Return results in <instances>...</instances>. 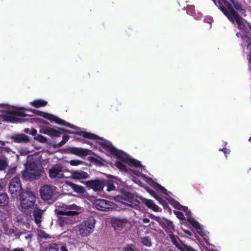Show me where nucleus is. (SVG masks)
Segmentation results:
<instances>
[{"instance_id": "obj_26", "label": "nucleus", "mask_w": 251, "mask_h": 251, "mask_svg": "<svg viewBox=\"0 0 251 251\" xmlns=\"http://www.w3.org/2000/svg\"><path fill=\"white\" fill-rule=\"evenodd\" d=\"M67 184L75 192L82 194L84 192V188L83 187L75 184L72 182L68 181Z\"/></svg>"}, {"instance_id": "obj_1", "label": "nucleus", "mask_w": 251, "mask_h": 251, "mask_svg": "<svg viewBox=\"0 0 251 251\" xmlns=\"http://www.w3.org/2000/svg\"><path fill=\"white\" fill-rule=\"evenodd\" d=\"M215 5L222 12L228 20L232 24L236 23L240 29L245 25L243 18L237 12L241 14L246 11L242 4L237 0H211Z\"/></svg>"}, {"instance_id": "obj_55", "label": "nucleus", "mask_w": 251, "mask_h": 251, "mask_svg": "<svg viewBox=\"0 0 251 251\" xmlns=\"http://www.w3.org/2000/svg\"><path fill=\"white\" fill-rule=\"evenodd\" d=\"M0 144L1 146H4L5 145V143L3 141H0Z\"/></svg>"}, {"instance_id": "obj_39", "label": "nucleus", "mask_w": 251, "mask_h": 251, "mask_svg": "<svg viewBox=\"0 0 251 251\" xmlns=\"http://www.w3.org/2000/svg\"><path fill=\"white\" fill-rule=\"evenodd\" d=\"M7 165L6 161L5 159H0V170H4Z\"/></svg>"}, {"instance_id": "obj_50", "label": "nucleus", "mask_w": 251, "mask_h": 251, "mask_svg": "<svg viewBox=\"0 0 251 251\" xmlns=\"http://www.w3.org/2000/svg\"><path fill=\"white\" fill-rule=\"evenodd\" d=\"M143 222L145 224L149 223L150 222V219L147 218H144L143 219Z\"/></svg>"}, {"instance_id": "obj_49", "label": "nucleus", "mask_w": 251, "mask_h": 251, "mask_svg": "<svg viewBox=\"0 0 251 251\" xmlns=\"http://www.w3.org/2000/svg\"><path fill=\"white\" fill-rule=\"evenodd\" d=\"M219 151H223L225 154H228L230 151L229 150L226 148L220 149Z\"/></svg>"}, {"instance_id": "obj_5", "label": "nucleus", "mask_w": 251, "mask_h": 251, "mask_svg": "<svg viewBox=\"0 0 251 251\" xmlns=\"http://www.w3.org/2000/svg\"><path fill=\"white\" fill-rule=\"evenodd\" d=\"M95 225V220L92 218L81 222L77 226L79 235L82 237L89 236L93 231Z\"/></svg>"}, {"instance_id": "obj_29", "label": "nucleus", "mask_w": 251, "mask_h": 251, "mask_svg": "<svg viewBox=\"0 0 251 251\" xmlns=\"http://www.w3.org/2000/svg\"><path fill=\"white\" fill-rule=\"evenodd\" d=\"M141 242L142 244L146 247H150L152 245L151 239L149 237L143 236L141 237Z\"/></svg>"}, {"instance_id": "obj_2", "label": "nucleus", "mask_w": 251, "mask_h": 251, "mask_svg": "<svg viewBox=\"0 0 251 251\" xmlns=\"http://www.w3.org/2000/svg\"><path fill=\"white\" fill-rule=\"evenodd\" d=\"M28 110L23 107L0 103V123L2 122L18 123L27 121L30 116L26 114Z\"/></svg>"}, {"instance_id": "obj_41", "label": "nucleus", "mask_w": 251, "mask_h": 251, "mask_svg": "<svg viewBox=\"0 0 251 251\" xmlns=\"http://www.w3.org/2000/svg\"><path fill=\"white\" fill-rule=\"evenodd\" d=\"M148 191L150 194L154 198L158 200L159 196L155 192V191L150 189H148Z\"/></svg>"}, {"instance_id": "obj_15", "label": "nucleus", "mask_w": 251, "mask_h": 251, "mask_svg": "<svg viewBox=\"0 0 251 251\" xmlns=\"http://www.w3.org/2000/svg\"><path fill=\"white\" fill-rule=\"evenodd\" d=\"M159 224L168 234L173 233L175 231V226L173 222L167 219L163 218L160 220Z\"/></svg>"}, {"instance_id": "obj_19", "label": "nucleus", "mask_w": 251, "mask_h": 251, "mask_svg": "<svg viewBox=\"0 0 251 251\" xmlns=\"http://www.w3.org/2000/svg\"><path fill=\"white\" fill-rule=\"evenodd\" d=\"M44 211L37 208L33 211V215L34 218V222L37 225L38 227H40V224L42 222V219Z\"/></svg>"}, {"instance_id": "obj_8", "label": "nucleus", "mask_w": 251, "mask_h": 251, "mask_svg": "<svg viewBox=\"0 0 251 251\" xmlns=\"http://www.w3.org/2000/svg\"><path fill=\"white\" fill-rule=\"evenodd\" d=\"M98 142L103 149L110 153V154L116 156L118 159H123V156L120 154L119 151L109 142L103 140Z\"/></svg>"}, {"instance_id": "obj_48", "label": "nucleus", "mask_w": 251, "mask_h": 251, "mask_svg": "<svg viewBox=\"0 0 251 251\" xmlns=\"http://www.w3.org/2000/svg\"><path fill=\"white\" fill-rule=\"evenodd\" d=\"M58 129L60 130V131L61 132H65V133H69V134L73 133V132H71V131L68 130H66V129H64V128H58Z\"/></svg>"}, {"instance_id": "obj_56", "label": "nucleus", "mask_w": 251, "mask_h": 251, "mask_svg": "<svg viewBox=\"0 0 251 251\" xmlns=\"http://www.w3.org/2000/svg\"><path fill=\"white\" fill-rule=\"evenodd\" d=\"M29 131V130L28 128H25V132H26V133H28Z\"/></svg>"}, {"instance_id": "obj_9", "label": "nucleus", "mask_w": 251, "mask_h": 251, "mask_svg": "<svg viewBox=\"0 0 251 251\" xmlns=\"http://www.w3.org/2000/svg\"><path fill=\"white\" fill-rule=\"evenodd\" d=\"M93 205L98 210L108 211L113 208V203L106 200L96 199Z\"/></svg>"}, {"instance_id": "obj_36", "label": "nucleus", "mask_w": 251, "mask_h": 251, "mask_svg": "<svg viewBox=\"0 0 251 251\" xmlns=\"http://www.w3.org/2000/svg\"><path fill=\"white\" fill-rule=\"evenodd\" d=\"M83 161L79 160H72L70 161V164L72 166H77L79 165L83 164Z\"/></svg>"}, {"instance_id": "obj_54", "label": "nucleus", "mask_w": 251, "mask_h": 251, "mask_svg": "<svg viewBox=\"0 0 251 251\" xmlns=\"http://www.w3.org/2000/svg\"><path fill=\"white\" fill-rule=\"evenodd\" d=\"M248 27H249V29H250V30H251V23H248Z\"/></svg>"}, {"instance_id": "obj_42", "label": "nucleus", "mask_w": 251, "mask_h": 251, "mask_svg": "<svg viewBox=\"0 0 251 251\" xmlns=\"http://www.w3.org/2000/svg\"><path fill=\"white\" fill-rule=\"evenodd\" d=\"M133 245H128L125 249L124 251H139V250L134 249Z\"/></svg>"}, {"instance_id": "obj_44", "label": "nucleus", "mask_w": 251, "mask_h": 251, "mask_svg": "<svg viewBox=\"0 0 251 251\" xmlns=\"http://www.w3.org/2000/svg\"><path fill=\"white\" fill-rule=\"evenodd\" d=\"M199 234L201 236H203L205 233L204 232L203 228L201 227V226H200L199 228H196Z\"/></svg>"}, {"instance_id": "obj_38", "label": "nucleus", "mask_w": 251, "mask_h": 251, "mask_svg": "<svg viewBox=\"0 0 251 251\" xmlns=\"http://www.w3.org/2000/svg\"><path fill=\"white\" fill-rule=\"evenodd\" d=\"M181 251H197L192 247L185 244L181 248Z\"/></svg>"}, {"instance_id": "obj_51", "label": "nucleus", "mask_w": 251, "mask_h": 251, "mask_svg": "<svg viewBox=\"0 0 251 251\" xmlns=\"http://www.w3.org/2000/svg\"><path fill=\"white\" fill-rule=\"evenodd\" d=\"M61 251H68L67 247L65 246H63L61 247Z\"/></svg>"}, {"instance_id": "obj_52", "label": "nucleus", "mask_w": 251, "mask_h": 251, "mask_svg": "<svg viewBox=\"0 0 251 251\" xmlns=\"http://www.w3.org/2000/svg\"><path fill=\"white\" fill-rule=\"evenodd\" d=\"M37 133V130L35 129L32 128V136L35 135Z\"/></svg>"}, {"instance_id": "obj_43", "label": "nucleus", "mask_w": 251, "mask_h": 251, "mask_svg": "<svg viewBox=\"0 0 251 251\" xmlns=\"http://www.w3.org/2000/svg\"><path fill=\"white\" fill-rule=\"evenodd\" d=\"M115 189V186L112 182H108L107 185V191H111Z\"/></svg>"}, {"instance_id": "obj_23", "label": "nucleus", "mask_w": 251, "mask_h": 251, "mask_svg": "<svg viewBox=\"0 0 251 251\" xmlns=\"http://www.w3.org/2000/svg\"><path fill=\"white\" fill-rule=\"evenodd\" d=\"M75 134L78 135L80 136L83 137L84 138H88L89 139H99L101 140V138H99L98 136L93 133H91L90 132H86V131H80V132H74Z\"/></svg>"}, {"instance_id": "obj_46", "label": "nucleus", "mask_w": 251, "mask_h": 251, "mask_svg": "<svg viewBox=\"0 0 251 251\" xmlns=\"http://www.w3.org/2000/svg\"><path fill=\"white\" fill-rule=\"evenodd\" d=\"M157 186L159 189V190L162 193H165L167 191V190L162 186L159 184H157Z\"/></svg>"}, {"instance_id": "obj_33", "label": "nucleus", "mask_w": 251, "mask_h": 251, "mask_svg": "<svg viewBox=\"0 0 251 251\" xmlns=\"http://www.w3.org/2000/svg\"><path fill=\"white\" fill-rule=\"evenodd\" d=\"M70 136L68 135H64L62 137V139L59 143L54 145V148H59L63 146L69 139Z\"/></svg>"}, {"instance_id": "obj_14", "label": "nucleus", "mask_w": 251, "mask_h": 251, "mask_svg": "<svg viewBox=\"0 0 251 251\" xmlns=\"http://www.w3.org/2000/svg\"><path fill=\"white\" fill-rule=\"evenodd\" d=\"M127 223V220L126 218L113 217L111 219V225L115 230H121Z\"/></svg>"}, {"instance_id": "obj_20", "label": "nucleus", "mask_w": 251, "mask_h": 251, "mask_svg": "<svg viewBox=\"0 0 251 251\" xmlns=\"http://www.w3.org/2000/svg\"><path fill=\"white\" fill-rule=\"evenodd\" d=\"M168 235L173 244L175 245L178 250H181L183 246L185 244L180 240L177 236L174 235L173 233H170Z\"/></svg>"}, {"instance_id": "obj_28", "label": "nucleus", "mask_w": 251, "mask_h": 251, "mask_svg": "<svg viewBox=\"0 0 251 251\" xmlns=\"http://www.w3.org/2000/svg\"><path fill=\"white\" fill-rule=\"evenodd\" d=\"M47 102L41 99L35 100L32 101V106L37 108L45 106Z\"/></svg>"}, {"instance_id": "obj_62", "label": "nucleus", "mask_w": 251, "mask_h": 251, "mask_svg": "<svg viewBox=\"0 0 251 251\" xmlns=\"http://www.w3.org/2000/svg\"><path fill=\"white\" fill-rule=\"evenodd\" d=\"M32 197H34V194L32 193Z\"/></svg>"}, {"instance_id": "obj_10", "label": "nucleus", "mask_w": 251, "mask_h": 251, "mask_svg": "<svg viewBox=\"0 0 251 251\" xmlns=\"http://www.w3.org/2000/svg\"><path fill=\"white\" fill-rule=\"evenodd\" d=\"M84 183L88 189L96 192L102 191L106 185L104 180L98 179L87 180Z\"/></svg>"}, {"instance_id": "obj_18", "label": "nucleus", "mask_w": 251, "mask_h": 251, "mask_svg": "<svg viewBox=\"0 0 251 251\" xmlns=\"http://www.w3.org/2000/svg\"><path fill=\"white\" fill-rule=\"evenodd\" d=\"M30 196L26 197L24 195L21 197V206L23 210L26 211V210L30 211V208L31 205V201H30Z\"/></svg>"}, {"instance_id": "obj_32", "label": "nucleus", "mask_w": 251, "mask_h": 251, "mask_svg": "<svg viewBox=\"0 0 251 251\" xmlns=\"http://www.w3.org/2000/svg\"><path fill=\"white\" fill-rule=\"evenodd\" d=\"M187 220L190 224L195 229L200 228V226L201 225L200 223L191 216L187 218Z\"/></svg>"}, {"instance_id": "obj_16", "label": "nucleus", "mask_w": 251, "mask_h": 251, "mask_svg": "<svg viewBox=\"0 0 251 251\" xmlns=\"http://www.w3.org/2000/svg\"><path fill=\"white\" fill-rule=\"evenodd\" d=\"M67 153H72L80 156H85L88 154V151L82 148L68 147L66 148Z\"/></svg>"}, {"instance_id": "obj_11", "label": "nucleus", "mask_w": 251, "mask_h": 251, "mask_svg": "<svg viewBox=\"0 0 251 251\" xmlns=\"http://www.w3.org/2000/svg\"><path fill=\"white\" fill-rule=\"evenodd\" d=\"M54 187L45 184L42 186L40 190L41 199L44 201H49L51 199L54 191Z\"/></svg>"}, {"instance_id": "obj_34", "label": "nucleus", "mask_w": 251, "mask_h": 251, "mask_svg": "<svg viewBox=\"0 0 251 251\" xmlns=\"http://www.w3.org/2000/svg\"><path fill=\"white\" fill-rule=\"evenodd\" d=\"M38 236L43 239H48L50 238V235L46 233L44 230L42 229H39L38 230L37 232Z\"/></svg>"}, {"instance_id": "obj_21", "label": "nucleus", "mask_w": 251, "mask_h": 251, "mask_svg": "<svg viewBox=\"0 0 251 251\" xmlns=\"http://www.w3.org/2000/svg\"><path fill=\"white\" fill-rule=\"evenodd\" d=\"M11 138L16 143L26 142L28 141V137L24 134H15L13 135Z\"/></svg>"}, {"instance_id": "obj_3", "label": "nucleus", "mask_w": 251, "mask_h": 251, "mask_svg": "<svg viewBox=\"0 0 251 251\" xmlns=\"http://www.w3.org/2000/svg\"><path fill=\"white\" fill-rule=\"evenodd\" d=\"M77 207L75 205H69L66 209H55V212L58 216V224L60 226L66 225H72L74 223L72 216L78 214Z\"/></svg>"}, {"instance_id": "obj_60", "label": "nucleus", "mask_w": 251, "mask_h": 251, "mask_svg": "<svg viewBox=\"0 0 251 251\" xmlns=\"http://www.w3.org/2000/svg\"><path fill=\"white\" fill-rule=\"evenodd\" d=\"M32 113H34V114H35V113H36V112H35V110H33V109H32Z\"/></svg>"}, {"instance_id": "obj_61", "label": "nucleus", "mask_w": 251, "mask_h": 251, "mask_svg": "<svg viewBox=\"0 0 251 251\" xmlns=\"http://www.w3.org/2000/svg\"><path fill=\"white\" fill-rule=\"evenodd\" d=\"M249 141L251 142V137H250Z\"/></svg>"}, {"instance_id": "obj_12", "label": "nucleus", "mask_w": 251, "mask_h": 251, "mask_svg": "<svg viewBox=\"0 0 251 251\" xmlns=\"http://www.w3.org/2000/svg\"><path fill=\"white\" fill-rule=\"evenodd\" d=\"M49 176L51 178H63L64 175L63 166L60 164H56L49 170Z\"/></svg>"}, {"instance_id": "obj_30", "label": "nucleus", "mask_w": 251, "mask_h": 251, "mask_svg": "<svg viewBox=\"0 0 251 251\" xmlns=\"http://www.w3.org/2000/svg\"><path fill=\"white\" fill-rule=\"evenodd\" d=\"M118 160H119L115 163V166L116 167L121 171L127 172L125 162L124 161V157H123V159H118Z\"/></svg>"}, {"instance_id": "obj_63", "label": "nucleus", "mask_w": 251, "mask_h": 251, "mask_svg": "<svg viewBox=\"0 0 251 251\" xmlns=\"http://www.w3.org/2000/svg\"><path fill=\"white\" fill-rule=\"evenodd\" d=\"M178 204H179V205L180 206H181V207H184L183 206L180 205L179 203H178Z\"/></svg>"}, {"instance_id": "obj_58", "label": "nucleus", "mask_w": 251, "mask_h": 251, "mask_svg": "<svg viewBox=\"0 0 251 251\" xmlns=\"http://www.w3.org/2000/svg\"><path fill=\"white\" fill-rule=\"evenodd\" d=\"M5 231L6 234H10V231L8 232L7 230H5Z\"/></svg>"}, {"instance_id": "obj_57", "label": "nucleus", "mask_w": 251, "mask_h": 251, "mask_svg": "<svg viewBox=\"0 0 251 251\" xmlns=\"http://www.w3.org/2000/svg\"><path fill=\"white\" fill-rule=\"evenodd\" d=\"M4 150L7 152H9L10 151V149H7V148L5 149Z\"/></svg>"}, {"instance_id": "obj_27", "label": "nucleus", "mask_w": 251, "mask_h": 251, "mask_svg": "<svg viewBox=\"0 0 251 251\" xmlns=\"http://www.w3.org/2000/svg\"><path fill=\"white\" fill-rule=\"evenodd\" d=\"M9 202V198L6 194H0V206L6 205Z\"/></svg>"}, {"instance_id": "obj_24", "label": "nucleus", "mask_w": 251, "mask_h": 251, "mask_svg": "<svg viewBox=\"0 0 251 251\" xmlns=\"http://www.w3.org/2000/svg\"><path fill=\"white\" fill-rule=\"evenodd\" d=\"M25 169L23 174V178L25 180H28L31 178V166L30 163L27 161L25 166Z\"/></svg>"}, {"instance_id": "obj_53", "label": "nucleus", "mask_w": 251, "mask_h": 251, "mask_svg": "<svg viewBox=\"0 0 251 251\" xmlns=\"http://www.w3.org/2000/svg\"><path fill=\"white\" fill-rule=\"evenodd\" d=\"M68 244L69 245L72 246V247H75V244H74L73 243H71V242H68Z\"/></svg>"}, {"instance_id": "obj_47", "label": "nucleus", "mask_w": 251, "mask_h": 251, "mask_svg": "<svg viewBox=\"0 0 251 251\" xmlns=\"http://www.w3.org/2000/svg\"><path fill=\"white\" fill-rule=\"evenodd\" d=\"M201 236L203 237L205 243L207 244H208L209 243V237L206 235V234L205 233L203 236Z\"/></svg>"}, {"instance_id": "obj_64", "label": "nucleus", "mask_w": 251, "mask_h": 251, "mask_svg": "<svg viewBox=\"0 0 251 251\" xmlns=\"http://www.w3.org/2000/svg\"><path fill=\"white\" fill-rule=\"evenodd\" d=\"M32 206L33 205L34 203H33V202L32 201Z\"/></svg>"}, {"instance_id": "obj_45", "label": "nucleus", "mask_w": 251, "mask_h": 251, "mask_svg": "<svg viewBox=\"0 0 251 251\" xmlns=\"http://www.w3.org/2000/svg\"><path fill=\"white\" fill-rule=\"evenodd\" d=\"M241 38L243 40H246L247 42H251V38L247 35H243L241 36Z\"/></svg>"}, {"instance_id": "obj_40", "label": "nucleus", "mask_w": 251, "mask_h": 251, "mask_svg": "<svg viewBox=\"0 0 251 251\" xmlns=\"http://www.w3.org/2000/svg\"><path fill=\"white\" fill-rule=\"evenodd\" d=\"M174 213L179 220H183L185 219L184 214L182 212L176 211L174 212Z\"/></svg>"}, {"instance_id": "obj_13", "label": "nucleus", "mask_w": 251, "mask_h": 251, "mask_svg": "<svg viewBox=\"0 0 251 251\" xmlns=\"http://www.w3.org/2000/svg\"><path fill=\"white\" fill-rule=\"evenodd\" d=\"M32 179H37L44 175L45 172L41 163H36L32 161Z\"/></svg>"}, {"instance_id": "obj_59", "label": "nucleus", "mask_w": 251, "mask_h": 251, "mask_svg": "<svg viewBox=\"0 0 251 251\" xmlns=\"http://www.w3.org/2000/svg\"><path fill=\"white\" fill-rule=\"evenodd\" d=\"M2 188H3V186L1 185H0V191H1L2 190Z\"/></svg>"}, {"instance_id": "obj_37", "label": "nucleus", "mask_w": 251, "mask_h": 251, "mask_svg": "<svg viewBox=\"0 0 251 251\" xmlns=\"http://www.w3.org/2000/svg\"><path fill=\"white\" fill-rule=\"evenodd\" d=\"M35 138L42 143H45L47 142V139L41 135H38L36 137H35Z\"/></svg>"}, {"instance_id": "obj_31", "label": "nucleus", "mask_w": 251, "mask_h": 251, "mask_svg": "<svg viewBox=\"0 0 251 251\" xmlns=\"http://www.w3.org/2000/svg\"><path fill=\"white\" fill-rule=\"evenodd\" d=\"M45 249V251H58L59 247L56 243H51L49 244Z\"/></svg>"}, {"instance_id": "obj_6", "label": "nucleus", "mask_w": 251, "mask_h": 251, "mask_svg": "<svg viewBox=\"0 0 251 251\" xmlns=\"http://www.w3.org/2000/svg\"><path fill=\"white\" fill-rule=\"evenodd\" d=\"M9 189L13 197H17L21 194L22 186L19 177L15 176L11 180Z\"/></svg>"}, {"instance_id": "obj_25", "label": "nucleus", "mask_w": 251, "mask_h": 251, "mask_svg": "<svg viewBox=\"0 0 251 251\" xmlns=\"http://www.w3.org/2000/svg\"><path fill=\"white\" fill-rule=\"evenodd\" d=\"M143 202L149 208L152 209L154 211H158L159 207L156 205L151 200L144 199Z\"/></svg>"}, {"instance_id": "obj_4", "label": "nucleus", "mask_w": 251, "mask_h": 251, "mask_svg": "<svg viewBox=\"0 0 251 251\" xmlns=\"http://www.w3.org/2000/svg\"><path fill=\"white\" fill-rule=\"evenodd\" d=\"M120 193L121 195H118L114 197V200L116 201L128 205L137 210L141 209L140 202L134 194L125 189L121 190Z\"/></svg>"}, {"instance_id": "obj_17", "label": "nucleus", "mask_w": 251, "mask_h": 251, "mask_svg": "<svg viewBox=\"0 0 251 251\" xmlns=\"http://www.w3.org/2000/svg\"><path fill=\"white\" fill-rule=\"evenodd\" d=\"M71 178L73 179L80 180L89 177V174L83 171H75L71 172Z\"/></svg>"}, {"instance_id": "obj_22", "label": "nucleus", "mask_w": 251, "mask_h": 251, "mask_svg": "<svg viewBox=\"0 0 251 251\" xmlns=\"http://www.w3.org/2000/svg\"><path fill=\"white\" fill-rule=\"evenodd\" d=\"M43 133L51 137H60L62 133L59 129L56 130L51 127L44 129Z\"/></svg>"}, {"instance_id": "obj_35", "label": "nucleus", "mask_w": 251, "mask_h": 251, "mask_svg": "<svg viewBox=\"0 0 251 251\" xmlns=\"http://www.w3.org/2000/svg\"><path fill=\"white\" fill-rule=\"evenodd\" d=\"M129 163L130 164L136 168H140L142 166V164L140 161L136 160L134 159H131L129 160Z\"/></svg>"}, {"instance_id": "obj_7", "label": "nucleus", "mask_w": 251, "mask_h": 251, "mask_svg": "<svg viewBox=\"0 0 251 251\" xmlns=\"http://www.w3.org/2000/svg\"><path fill=\"white\" fill-rule=\"evenodd\" d=\"M42 116H43L44 118L50 120L51 122H54L56 124H57L59 125L64 126H68L70 128H73V129H76V126L70 124L69 123H68L66 121H65L61 119L60 118L56 117V116H54L53 115H52L51 114H49L48 113H42L40 112Z\"/></svg>"}]
</instances>
